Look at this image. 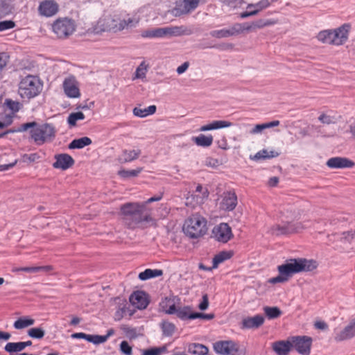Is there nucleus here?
I'll use <instances>...</instances> for the list:
<instances>
[{"label": "nucleus", "mask_w": 355, "mask_h": 355, "mask_svg": "<svg viewBox=\"0 0 355 355\" xmlns=\"http://www.w3.org/2000/svg\"><path fill=\"white\" fill-rule=\"evenodd\" d=\"M162 195H158L148 198L146 201L139 202H129L121 207V213L125 225L130 229L136 228L143 222H151L150 209L147 207L148 204L159 201Z\"/></svg>", "instance_id": "obj_1"}, {"label": "nucleus", "mask_w": 355, "mask_h": 355, "mask_svg": "<svg viewBox=\"0 0 355 355\" xmlns=\"http://www.w3.org/2000/svg\"><path fill=\"white\" fill-rule=\"evenodd\" d=\"M318 263L313 259L305 258H293L286 259L284 263L277 266L279 275L270 279L271 284L288 282L293 275L311 272L318 268Z\"/></svg>", "instance_id": "obj_2"}, {"label": "nucleus", "mask_w": 355, "mask_h": 355, "mask_svg": "<svg viewBox=\"0 0 355 355\" xmlns=\"http://www.w3.org/2000/svg\"><path fill=\"white\" fill-rule=\"evenodd\" d=\"M16 131H28L30 138L37 146L53 141L56 136L55 127L53 124L49 123H39L32 121L22 123Z\"/></svg>", "instance_id": "obj_3"}, {"label": "nucleus", "mask_w": 355, "mask_h": 355, "mask_svg": "<svg viewBox=\"0 0 355 355\" xmlns=\"http://www.w3.org/2000/svg\"><path fill=\"white\" fill-rule=\"evenodd\" d=\"M207 221L205 217L196 213L185 220L183 232L191 239H198L207 232Z\"/></svg>", "instance_id": "obj_4"}, {"label": "nucleus", "mask_w": 355, "mask_h": 355, "mask_svg": "<svg viewBox=\"0 0 355 355\" xmlns=\"http://www.w3.org/2000/svg\"><path fill=\"white\" fill-rule=\"evenodd\" d=\"M191 31L184 26H175L164 28H157L144 31L141 33L143 37H164L189 35Z\"/></svg>", "instance_id": "obj_5"}, {"label": "nucleus", "mask_w": 355, "mask_h": 355, "mask_svg": "<svg viewBox=\"0 0 355 355\" xmlns=\"http://www.w3.org/2000/svg\"><path fill=\"white\" fill-rule=\"evenodd\" d=\"M41 90L42 84L35 76H26L21 80L19 85V94L23 98H34L40 94Z\"/></svg>", "instance_id": "obj_6"}, {"label": "nucleus", "mask_w": 355, "mask_h": 355, "mask_svg": "<svg viewBox=\"0 0 355 355\" xmlns=\"http://www.w3.org/2000/svg\"><path fill=\"white\" fill-rule=\"evenodd\" d=\"M265 24H252L251 25L243 26L242 24H234L229 28L212 31L210 32V35L216 38L228 37L245 32H250L256 28H262Z\"/></svg>", "instance_id": "obj_7"}, {"label": "nucleus", "mask_w": 355, "mask_h": 355, "mask_svg": "<svg viewBox=\"0 0 355 355\" xmlns=\"http://www.w3.org/2000/svg\"><path fill=\"white\" fill-rule=\"evenodd\" d=\"M199 3L200 0H177L172 14L176 17L189 14L197 8Z\"/></svg>", "instance_id": "obj_8"}, {"label": "nucleus", "mask_w": 355, "mask_h": 355, "mask_svg": "<svg viewBox=\"0 0 355 355\" xmlns=\"http://www.w3.org/2000/svg\"><path fill=\"white\" fill-rule=\"evenodd\" d=\"M211 234L216 241L223 243L228 242L234 236L231 227L226 223H220L214 226Z\"/></svg>", "instance_id": "obj_9"}, {"label": "nucleus", "mask_w": 355, "mask_h": 355, "mask_svg": "<svg viewBox=\"0 0 355 355\" xmlns=\"http://www.w3.org/2000/svg\"><path fill=\"white\" fill-rule=\"evenodd\" d=\"M291 346L299 354L309 355L311 352L312 338L306 336H297L290 338Z\"/></svg>", "instance_id": "obj_10"}, {"label": "nucleus", "mask_w": 355, "mask_h": 355, "mask_svg": "<svg viewBox=\"0 0 355 355\" xmlns=\"http://www.w3.org/2000/svg\"><path fill=\"white\" fill-rule=\"evenodd\" d=\"M305 228L302 223H286L282 225L278 224L271 227L270 232L276 236L284 235L295 232H299Z\"/></svg>", "instance_id": "obj_11"}, {"label": "nucleus", "mask_w": 355, "mask_h": 355, "mask_svg": "<svg viewBox=\"0 0 355 355\" xmlns=\"http://www.w3.org/2000/svg\"><path fill=\"white\" fill-rule=\"evenodd\" d=\"M218 200L219 209L226 211L234 210L238 203L236 193L231 191L223 192Z\"/></svg>", "instance_id": "obj_12"}, {"label": "nucleus", "mask_w": 355, "mask_h": 355, "mask_svg": "<svg viewBox=\"0 0 355 355\" xmlns=\"http://www.w3.org/2000/svg\"><path fill=\"white\" fill-rule=\"evenodd\" d=\"M49 28L59 39H66L75 31L74 24H48Z\"/></svg>", "instance_id": "obj_13"}, {"label": "nucleus", "mask_w": 355, "mask_h": 355, "mask_svg": "<svg viewBox=\"0 0 355 355\" xmlns=\"http://www.w3.org/2000/svg\"><path fill=\"white\" fill-rule=\"evenodd\" d=\"M215 352L221 355H236L238 345L232 340L218 341L214 344Z\"/></svg>", "instance_id": "obj_14"}, {"label": "nucleus", "mask_w": 355, "mask_h": 355, "mask_svg": "<svg viewBox=\"0 0 355 355\" xmlns=\"http://www.w3.org/2000/svg\"><path fill=\"white\" fill-rule=\"evenodd\" d=\"M129 24H96L92 30L90 28L87 31L89 34H101L102 32L108 31L116 33L123 30Z\"/></svg>", "instance_id": "obj_15"}, {"label": "nucleus", "mask_w": 355, "mask_h": 355, "mask_svg": "<svg viewBox=\"0 0 355 355\" xmlns=\"http://www.w3.org/2000/svg\"><path fill=\"white\" fill-rule=\"evenodd\" d=\"M349 30L350 25L349 24H343L341 26L333 29L332 45L343 44L348 39Z\"/></svg>", "instance_id": "obj_16"}, {"label": "nucleus", "mask_w": 355, "mask_h": 355, "mask_svg": "<svg viewBox=\"0 0 355 355\" xmlns=\"http://www.w3.org/2000/svg\"><path fill=\"white\" fill-rule=\"evenodd\" d=\"M63 89L69 98H78L80 96L78 83L74 76H69L64 79Z\"/></svg>", "instance_id": "obj_17"}, {"label": "nucleus", "mask_w": 355, "mask_h": 355, "mask_svg": "<svg viewBox=\"0 0 355 355\" xmlns=\"http://www.w3.org/2000/svg\"><path fill=\"white\" fill-rule=\"evenodd\" d=\"M326 165L329 168H351L355 166V163L345 157H334L327 161Z\"/></svg>", "instance_id": "obj_18"}, {"label": "nucleus", "mask_w": 355, "mask_h": 355, "mask_svg": "<svg viewBox=\"0 0 355 355\" xmlns=\"http://www.w3.org/2000/svg\"><path fill=\"white\" fill-rule=\"evenodd\" d=\"M130 303L139 309H144L148 304V300L145 292L137 291L130 296Z\"/></svg>", "instance_id": "obj_19"}, {"label": "nucleus", "mask_w": 355, "mask_h": 355, "mask_svg": "<svg viewBox=\"0 0 355 355\" xmlns=\"http://www.w3.org/2000/svg\"><path fill=\"white\" fill-rule=\"evenodd\" d=\"M55 162L53 164L55 168L67 170L74 164L72 157L66 153L55 155Z\"/></svg>", "instance_id": "obj_20"}, {"label": "nucleus", "mask_w": 355, "mask_h": 355, "mask_svg": "<svg viewBox=\"0 0 355 355\" xmlns=\"http://www.w3.org/2000/svg\"><path fill=\"white\" fill-rule=\"evenodd\" d=\"M38 10L41 15L51 17L57 13L58 5L53 0H46L40 3Z\"/></svg>", "instance_id": "obj_21"}, {"label": "nucleus", "mask_w": 355, "mask_h": 355, "mask_svg": "<svg viewBox=\"0 0 355 355\" xmlns=\"http://www.w3.org/2000/svg\"><path fill=\"white\" fill-rule=\"evenodd\" d=\"M355 336V318L352 320L341 331L336 334L334 337L335 340L340 342L348 340Z\"/></svg>", "instance_id": "obj_22"}, {"label": "nucleus", "mask_w": 355, "mask_h": 355, "mask_svg": "<svg viewBox=\"0 0 355 355\" xmlns=\"http://www.w3.org/2000/svg\"><path fill=\"white\" fill-rule=\"evenodd\" d=\"M269 6L268 0H261L255 4H250L246 10L240 14L241 18H245L254 15L263 8Z\"/></svg>", "instance_id": "obj_23"}, {"label": "nucleus", "mask_w": 355, "mask_h": 355, "mask_svg": "<svg viewBox=\"0 0 355 355\" xmlns=\"http://www.w3.org/2000/svg\"><path fill=\"white\" fill-rule=\"evenodd\" d=\"M209 195L207 188L198 184L191 198L194 205H202L207 200Z\"/></svg>", "instance_id": "obj_24"}, {"label": "nucleus", "mask_w": 355, "mask_h": 355, "mask_svg": "<svg viewBox=\"0 0 355 355\" xmlns=\"http://www.w3.org/2000/svg\"><path fill=\"white\" fill-rule=\"evenodd\" d=\"M265 321L261 315H256L253 317H248L242 320L243 329H257L261 327Z\"/></svg>", "instance_id": "obj_25"}, {"label": "nucleus", "mask_w": 355, "mask_h": 355, "mask_svg": "<svg viewBox=\"0 0 355 355\" xmlns=\"http://www.w3.org/2000/svg\"><path fill=\"white\" fill-rule=\"evenodd\" d=\"M292 348L291 339L272 343V349L278 355H287Z\"/></svg>", "instance_id": "obj_26"}, {"label": "nucleus", "mask_w": 355, "mask_h": 355, "mask_svg": "<svg viewBox=\"0 0 355 355\" xmlns=\"http://www.w3.org/2000/svg\"><path fill=\"white\" fill-rule=\"evenodd\" d=\"M232 125V123L227 121H213L210 123L202 125L200 128V131L206 132L213 130H218L221 128H229Z\"/></svg>", "instance_id": "obj_27"}, {"label": "nucleus", "mask_w": 355, "mask_h": 355, "mask_svg": "<svg viewBox=\"0 0 355 355\" xmlns=\"http://www.w3.org/2000/svg\"><path fill=\"white\" fill-rule=\"evenodd\" d=\"M159 309L167 314H174L175 312V302L174 297H166L159 302Z\"/></svg>", "instance_id": "obj_28"}, {"label": "nucleus", "mask_w": 355, "mask_h": 355, "mask_svg": "<svg viewBox=\"0 0 355 355\" xmlns=\"http://www.w3.org/2000/svg\"><path fill=\"white\" fill-rule=\"evenodd\" d=\"M141 150H123L122 151L121 157L119 159L122 163L130 162L137 159L141 155Z\"/></svg>", "instance_id": "obj_29"}, {"label": "nucleus", "mask_w": 355, "mask_h": 355, "mask_svg": "<svg viewBox=\"0 0 355 355\" xmlns=\"http://www.w3.org/2000/svg\"><path fill=\"white\" fill-rule=\"evenodd\" d=\"M192 141L198 146L209 147L213 143V137L211 135H200L198 137H193Z\"/></svg>", "instance_id": "obj_30"}, {"label": "nucleus", "mask_w": 355, "mask_h": 355, "mask_svg": "<svg viewBox=\"0 0 355 355\" xmlns=\"http://www.w3.org/2000/svg\"><path fill=\"white\" fill-rule=\"evenodd\" d=\"M175 313L181 320H194L195 318H192V315H195V313L192 312L191 308L189 306L184 307H180L175 309Z\"/></svg>", "instance_id": "obj_31"}, {"label": "nucleus", "mask_w": 355, "mask_h": 355, "mask_svg": "<svg viewBox=\"0 0 355 355\" xmlns=\"http://www.w3.org/2000/svg\"><path fill=\"white\" fill-rule=\"evenodd\" d=\"M156 106L153 105L146 108L142 109L141 107H135L133 109V114L135 116L144 118L147 116L153 114L156 112Z\"/></svg>", "instance_id": "obj_32"}, {"label": "nucleus", "mask_w": 355, "mask_h": 355, "mask_svg": "<svg viewBox=\"0 0 355 355\" xmlns=\"http://www.w3.org/2000/svg\"><path fill=\"white\" fill-rule=\"evenodd\" d=\"M92 144V140L87 137H83L80 139H73L69 145L70 149H80L85 146H89Z\"/></svg>", "instance_id": "obj_33"}, {"label": "nucleus", "mask_w": 355, "mask_h": 355, "mask_svg": "<svg viewBox=\"0 0 355 355\" xmlns=\"http://www.w3.org/2000/svg\"><path fill=\"white\" fill-rule=\"evenodd\" d=\"M162 275L163 271L162 270L148 268L139 274V278L144 281L150 278L162 276Z\"/></svg>", "instance_id": "obj_34"}, {"label": "nucleus", "mask_w": 355, "mask_h": 355, "mask_svg": "<svg viewBox=\"0 0 355 355\" xmlns=\"http://www.w3.org/2000/svg\"><path fill=\"white\" fill-rule=\"evenodd\" d=\"M317 38L323 44L332 45L333 29L324 30L319 32Z\"/></svg>", "instance_id": "obj_35"}, {"label": "nucleus", "mask_w": 355, "mask_h": 355, "mask_svg": "<svg viewBox=\"0 0 355 355\" xmlns=\"http://www.w3.org/2000/svg\"><path fill=\"white\" fill-rule=\"evenodd\" d=\"M279 153L275 150H268L266 149H263L262 150H260L257 152L253 159L256 160L259 159H270L273 157H276L279 156Z\"/></svg>", "instance_id": "obj_36"}, {"label": "nucleus", "mask_w": 355, "mask_h": 355, "mask_svg": "<svg viewBox=\"0 0 355 355\" xmlns=\"http://www.w3.org/2000/svg\"><path fill=\"white\" fill-rule=\"evenodd\" d=\"M263 311L269 320L275 319L281 316L282 311L277 306H265Z\"/></svg>", "instance_id": "obj_37"}, {"label": "nucleus", "mask_w": 355, "mask_h": 355, "mask_svg": "<svg viewBox=\"0 0 355 355\" xmlns=\"http://www.w3.org/2000/svg\"><path fill=\"white\" fill-rule=\"evenodd\" d=\"M208 351L206 346L199 343H193L189 347V352L196 355H205L208 353Z\"/></svg>", "instance_id": "obj_38"}, {"label": "nucleus", "mask_w": 355, "mask_h": 355, "mask_svg": "<svg viewBox=\"0 0 355 355\" xmlns=\"http://www.w3.org/2000/svg\"><path fill=\"white\" fill-rule=\"evenodd\" d=\"M35 323V320L29 318H20L17 320L14 324L13 327L16 329H22L26 327H30Z\"/></svg>", "instance_id": "obj_39"}, {"label": "nucleus", "mask_w": 355, "mask_h": 355, "mask_svg": "<svg viewBox=\"0 0 355 355\" xmlns=\"http://www.w3.org/2000/svg\"><path fill=\"white\" fill-rule=\"evenodd\" d=\"M231 253L229 252L223 251L215 255L213 259V268H216L218 266L225 261V260L229 259L231 257Z\"/></svg>", "instance_id": "obj_40"}, {"label": "nucleus", "mask_w": 355, "mask_h": 355, "mask_svg": "<svg viewBox=\"0 0 355 355\" xmlns=\"http://www.w3.org/2000/svg\"><path fill=\"white\" fill-rule=\"evenodd\" d=\"M161 327L163 334L165 336H171L176 329L175 324L168 321L162 322L161 324Z\"/></svg>", "instance_id": "obj_41"}, {"label": "nucleus", "mask_w": 355, "mask_h": 355, "mask_svg": "<svg viewBox=\"0 0 355 355\" xmlns=\"http://www.w3.org/2000/svg\"><path fill=\"white\" fill-rule=\"evenodd\" d=\"M109 337L110 334H107L105 336L87 334L86 340L92 343L93 344L98 345L105 343Z\"/></svg>", "instance_id": "obj_42"}, {"label": "nucleus", "mask_w": 355, "mask_h": 355, "mask_svg": "<svg viewBox=\"0 0 355 355\" xmlns=\"http://www.w3.org/2000/svg\"><path fill=\"white\" fill-rule=\"evenodd\" d=\"M143 170V168H137L133 170H121L118 174L123 178H129L132 177H137Z\"/></svg>", "instance_id": "obj_43"}, {"label": "nucleus", "mask_w": 355, "mask_h": 355, "mask_svg": "<svg viewBox=\"0 0 355 355\" xmlns=\"http://www.w3.org/2000/svg\"><path fill=\"white\" fill-rule=\"evenodd\" d=\"M28 335L35 339H42L45 335V331L42 327L31 328L28 331Z\"/></svg>", "instance_id": "obj_44"}, {"label": "nucleus", "mask_w": 355, "mask_h": 355, "mask_svg": "<svg viewBox=\"0 0 355 355\" xmlns=\"http://www.w3.org/2000/svg\"><path fill=\"white\" fill-rule=\"evenodd\" d=\"M148 64L144 61L137 67L135 73V78H144L148 71Z\"/></svg>", "instance_id": "obj_45"}, {"label": "nucleus", "mask_w": 355, "mask_h": 355, "mask_svg": "<svg viewBox=\"0 0 355 355\" xmlns=\"http://www.w3.org/2000/svg\"><path fill=\"white\" fill-rule=\"evenodd\" d=\"M84 119V114L81 112H77L70 114L68 116L67 121L70 125L74 126L76 124L77 121L83 120Z\"/></svg>", "instance_id": "obj_46"}, {"label": "nucleus", "mask_w": 355, "mask_h": 355, "mask_svg": "<svg viewBox=\"0 0 355 355\" xmlns=\"http://www.w3.org/2000/svg\"><path fill=\"white\" fill-rule=\"evenodd\" d=\"M23 349L21 342L8 343L5 346V350L9 353L21 352Z\"/></svg>", "instance_id": "obj_47"}, {"label": "nucleus", "mask_w": 355, "mask_h": 355, "mask_svg": "<svg viewBox=\"0 0 355 355\" xmlns=\"http://www.w3.org/2000/svg\"><path fill=\"white\" fill-rule=\"evenodd\" d=\"M5 105L12 113L17 112L21 107V104L18 101H15L11 99H6L5 101Z\"/></svg>", "instance_id": "obj_48"}, {"label": "nucleus", "mask_w": 355, "mask_h": 355, "mask_svg": "<svg viewBox=\"0 0 355 355\" xmlns=\"http://www.w3.org/2000/svg\"><path fill=\"white\" fill-rule=\"evenodd\" d=\"M355 239V230L344 232L341 234L340 241L347 243H352Z\"/></svg>", "instance_id": "obj_49"}, {"label": "nucleus", "mask_w": 355, "mask_h": 355, "mask_svg": "<svg viewBox=\"0 0 355 355\" xmlns=\"http://www.w3.org/2000/svg\"><path fill=\"white\" fill-rule=\"evenodd\" d=\"M40 158V156L36 153L31 154H24L21 156V161L24 163H31L37 161Z\"/></svg>", "instance_id": "obj_50"}, {"label": "nucleus", "mask_w": 355, "mask_h": 355, "mask_svg": "<svg viewBox=\"0 0 355 355\" xmlns=\"http://www.w3.org/2000/svg\"><path fill=\"white\" fill-rule=\"evenodd\" d=\"M318 120L323 124L329 125L335 123V118L326 114H321L318 117Z\"/></svg>", "instance_id": "obj_51"}, {"label": "nucleus", "mask_w": 355, "mask_h": 355, "mask_svg": "<svg viewBox=\"0 0 355 355\" xmlns=\"http://www.w3.org/2000/svg\"><path fill=\"white\" fill-rule=\"evenodd\" d=\"M120 349L122 353L125 355H132V347L129 345L128 343L123 340L120 344Z\"/></svg>", "instance_id": "obj_52"}, {"label": "nucleus", "mask_w": 355, "mask_h": 355, "mask_svg": "<svg viewBox=\"0 0 355 355\" xmlns=\"http://www.w3.org/2000/svg\"><path fill=\"white\" fill-rule=\"evenodd\" d=\"M9 60V55L6 53H0V73L6 67Z\"/></svg>", "instance_id": "obj_53"}, {"label": "nucleus", "mask_w": 355, "mask_h": 355, "mask_svg": "<svg viewBox=\"0 0 355 355\" xmlns=\"http://www.w3.org/2000/svg\"><path fill=\"white\" fill-rule=\"evenodd\" d=\"M164 349L161 348H150L148 349L144 350L142 355H160Z\"/></svg>", "instance_id": "obj_54"}, {"label": "nucleus", "mask_w": 355, "mask_h": 355, "mask_svg": "<svg viewBox=\"0 0 355 355\" xmlns=\"http://www.w3.org/2000/svg\"><path fill=\"white\" fill-rule=\"evenodd\" d=\"M192 318H201L207 320H210L214 318V314L213 313H195L194 315L191 316Z\"/></svg>", "instance_id": "obj_55"}, {"label": "nucleus", "mask_w": 355, "mask_h": 355, "mask_svg": "<svg viewBox=\"0 0 355 355\" xmlns=\"http://www.w3.org/2000/svg\"><path fill=\"white\" fill-rule=\"evenodd\" d=\"M209 306V298L207 294L202 295V302L199 304L198 308L201 311L206 310Z\"/></svg>", "instance_id": "obj_56"}, {"label": "nucleus", "mask_w": 355, "mask_h": 355, "mask_svg": "<svg viewBox=\"0 0 355 355\" xmlns=\"http://www.w3.org/2000/svg\"><path fill=\"white\" fill-rule=\"evenodd\" d=\"M263 130H265L263 123L257 124L252 130H250V133L252 135H257L261 133Z\"/></svg>", "instance_id": "obj_57"}, {"label": "nucleus", "mask_w": 355, "mask_h": 355, "mask_svg": "<svg viewBox=\"0 0 355 355\" xmlns=\"http://www.w3.org/2000/svg\"><path fill=\"white\" fill-rule=\"evenodd\" d=\"M40 268H37V266L35 267H23L19 268L17 269V271H23V272H40Z\"/></svg>", "instance_id": "obj_58"}, {"label": "nucleus", "mask_w": 355, "mask_h": 355, "mask_svg": "<svg viewBox=\"0 0 355 355\" xmlns=\"http://www.w3.org/2000/svg\"><path fill=\"white\" fill-rule=\"evenodd\" d=\"M314 327L315 329L320 330H327L328 329V324L322 320L316 321L314 323Z\"/></svg>", "instance_id": "obj_59"}, {"label": "nucleus", "mask_w": 355, "mask_h": 355, "mask_svg": "<svg viewBox=\"0 0 355 355\" xmlns=\"http://www.w3.org/2000/svg\"><path fill=\"white\" fill-rule=\"evenodd\" d=\"M189 67V62H184L182 64H181L180 66H179L177 68V69H176L177 73L178 74H182V73H184L187 70Z\"/></svg>", "instance_id": "obj_60"}, {"label": "nucleus", "mask_w": 355, "mask_h": 355, "mask_svg": "<svg viewBox=\"0 0 355 355\" xmlns=\"http://www.w3.org/2000/svg\"><path fill=\"white\" fill-rule=\"evenodd\" d=\"M10 12V9L8 6L6 4L2 3L0 4V16L6 15L8 12Z\"/></svg>", "instance_id": "obj_61"}, {"label": "nucleus", "mask_w": 355, "mask_h": 355, "mask_svg": "<svg viewBox=\"0 0 355 355\" xmlns=\"http://www.w3.org/2000/svg\"><path fill=\"white\" fill-rule=\"evenodd\" d=\"M279 123H280L279 121L275 120V121H270L268 123H265L263 124H264L265 129H267V128H270L278 126L279 125Z\"/></svg>", "instance_id": "obj_62"}, {"label": "nucleus", "mask_w": 355, "mask_h": 355, "mask_svg": "<svg viewBox=\"0 0 355 355\" xmlns=\"http://www.w3.org/2000/svg\"><path fill=\"white\" fill-rule=\"evenodd\" d=\"M15 24H0V31L11 29L15 27Z\"/></svg>", "instance_id": "obj_63"}, {"label": "nucleus", "mask_w": 355, "mask_h": 355, "mask_svg": "<svg viewBox=\"0 0 355 355\" xmlns=\"http://www.w3.org/2000/svg\"><path fill=\"white\" fill-rule=\"evenodd\" d=\"M11 335L8 332H4L0 331V339L8 340L10 339Z\"/></svg>", "instance_id": "obj_64"}]
</instances>
